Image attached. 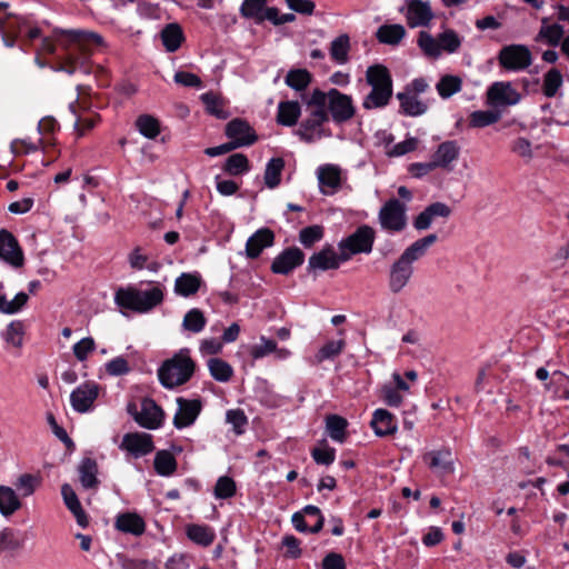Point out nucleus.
<instances>
[{
	"label": "nucleus",
	"instance_id": "de8ad7c7",
	"mask_svg": "<svg viewBox=\"0 0 569 569\" xmlns=\"http://www.w3.org/2000/svg\"><path fill=\"white\" fill-rule=\"evenodd\" d=\"M223 170L231 176H238L249 170L248 158L243 153H233L224 162Z\"/></svg>",
	"mask_w": 569,
	"mask_h": 569
},
{
	"label": "nucleus",
	"instance_id": "7ed1b4c3",
	"mask_svg": "<svg viewBox=\"0 0 569 569\" xmlns=\"http://www.w3.org/2000/svg\"><path fill=\"white\" fill-rule=\"evenodd\" d=\"M116 303L136 312H148L163 301V290L159 286L141 290L134 287L120 288L114 296Z\"/></svg>",
	"mask_w": 569,
	"mask_h": 569
},
{
	"label": "nucleus",
	"instance_id": "0eeeda50",
	"mask_svg": "<svg viewBox=\"0 0 569 569\" xmlns=\"http://www.w3.org/2000/svg\"><path fill=\"white\" fill-rule=\"evenodd\" d=\"M406 211V204L398 199L388 200L378 214L381 228L390 232L402 231L407 226Z\"/></svg>",
	"mask_w": 569,
	"mask_h": 569
},
{
	"label": "nucleus",
	"instance_id": "6ab92c4d",
	"mask_svg": "<svg viewBox=\"0 0 569 569\" xmlns=\"http://www.w3.org/2000/svg\"><path fill=\"white\" fill-rule=\"evenodd\" d=\"M341 253L338 256L335 249L330 246L325 247L319 252L313 253L308 261L309 271H326L330 269H338L341 262Z\"/></svg>",
	"mask_w": 569,
	"mask_h": 569
},
{
	"label": "nucleus",
	"instance_id": "423d86ee",
	"mask_svg": "<svg viewBox=\"0 0 569 569\" xmlns=\"http://www.w3.org/2000/svg\"><path fill=\"white\" fill-rule=\"evenodd\" d=\"M328 121L329 113L327 110L321 107H316L309 117L301 122L297 130V134L307 143H312L321 138L330 137L331 132L322 128V124Z\"/></svg>",
	"mask_w": 569,
	"mask_h": 569
},
{
	"label": "nucleus",
	"instance_id": "f03ea898",
	"mask_svg": "<svg viewBox=\"0 0 569 569\" xmlns=\"http://www.w3.org/2000/svg\"><path fill=\"white\" fill-rule=\"evenodd\" d=\"M307 104L308 107H321L322 109L327 107V112L330 113L332 120L337 123L347 122L356 114L352 98L335 88L327 92L315 89Z\"/></svg>",
	"mask_w": 569,
	"mask_h": 569
},
{
	"label": "nucleus",
	"instance_id": "4d7b16f0",
	"mask_svg": "<svg viewBox=\"0 0 569 569\" xmlns=\"http://www.w3.org/2000/svg\"><path fill=\"white\" fill-rule=\"evenodd\" d=\"M236 493V482L227 476L220 477L214 486V496L218 499H228Z\"/></svg>",
	"mask_w": 569,
	"mask_h": 569
},
{
	"label": "nucleus",
	"instance_id": "79ce46f5",
	"mask_svg": "<svg viewBox=\"0 0 569 569\" xmlns=\"http://www.w3.org/2000/svg\"><path fill=\"white\" fill-rule=\"evenodd\" d=\"M326 426L330 438L338 442H343L346 439V428L348 421L337 415H330L326 419Z\"/></svg>",
	"mask_w": 569,
	"mask_h": 569
},
{
	"label": "nucleus",
	"instance_id": "4c0bfd02",
	"mask_svg": "<svg viewBox=\"0 0 569 569\" xmlns=\"http://www.w3.org/2000/svg\"><path fill=\"white\" fill-rule=\"evenodd\" d=\"M187 536L198 545L209 546L213 542L216 533L208 526L190 525L187 527Z\"/></svg>",
	"mask_w": 569,
	"mask_h": 569
},
{
	"label": "nucleus",
	"instance_id": "2eb2a0df",
	"mask_svg": "<svg viewBox=\"0 0 569 569\" xmlns=\"http://www.w3.org/2000/svg\"><path fill=\"white\" fill-rule=\"evenodd\" d=\"M178 411L173 418V425L178 429L191 426L201 411V401L198 399L188 400L178 398Z\"/></svg>",
	"mask_w": 569,
	"mask_h": 569
},
{
	"label": "nucleus",
	"instance_id": "cd10ccee",
	"mask_svg": "<svg viewBox=\"0 0 569 569\" xmlns=\"http://www.w3.org/2000/svg\"><path fill=\"white\" fill-rule=\"evenodd\" d=\"M61 495L67 508L76 517L78 525L86 527L88 525V518L72 487L68 483L62 485Z\"/></svg>",
	"mask_w": 569,
	"mask_h": 569
},
{
	"label": "nucleus",
	"instance_id": "f257e3e1",
	"mask_svg": "<svg viewBox=\"0 0 569 569\" xmlns=\"http://www.w3.org/2000/svg\"><path fill=\"white\" fill-rule=\"evenodd\" d=\"M366 82L371 87V90L363 98V109H380L389 104L392 97V78L387 67L383 64L368 67Z\"/></svg>",
	"mask_w": 569,
	"mask_h": 569
},
{
	"label": "nucleus",
	"instance_id": "6e6552de",
	"mask_svg": "<svg viewBox=\"0 0 569 569\" xmlns=\"http://www.w3.org/2000/svg\"><path fill=\"white\" fill-rule=\"evenodd\" d=\"M499 64L509 71L525 70L532 63V56L525 44L505 46L498 56Z\"/></svg>",
	"mask_w": 569,
	"mask_h": 569
},
{
	"label": "nucleus",
	"instance_id": "8fccbe9b",
	"mask_svg": "<svg viewBox=\"0 0 569 569\" xmlns=\"http://www.w3.org/2000/svg\"><path fill=\"white\" fill-rule=\"evenodd\" d=\"M206 317L203 312L197 308L189 310L182 321V327L191 332H200L206 326Z\"/></svg>",
	"mask_w": 569,
	"mask_h": 569
},
{
	"label": "nucleus",
	"instance_id": "7c9ffc66",
	"mask_svg": "<svg viewBox=\"0 0 569 569\" xmlns=\"http://www.w3.org/2000/svg\"><path fill=\"white\" fill-rule=\"evenodd\" d=\"M160 37L168 52L177 51L184 39L181 27L176 22L167 24L162 29Z\"/></svg>",
	"mask_w": 569,
	"mask_h": 569
},
{
	"label": "nucleus",
	"instance_id": "e2e57ef3",
	"mask_svg": "<svg viewBox=\"0 0 569 569\" xmlns=\"http://www.w3.org/2000/svg\"><path fill=\"white\" fill-rule=\"evenodd\" d=\"M22 547L21 541L17 538L11 529H4L0 533V548L8 551H14Z\"/></svg>",
	"mask_w": 569,
	"mask_h": 569
},
{
	"label": "nucleus",
	"instance_id": "49530a36",
	"mask_svg": "<svg viewBox=\"0 0 569 569\" xmlns=\"http://www.w3.org/2000/svg\"><path fill=\"white\" fill-rule=\"evenodd\" d=\"M418 46L423 51V53L429 58L437 59L441 54L439 38H433L427 31L419 32Z\"/></svg>",
	"mask_w": 569,
	"mask_h": 569
},
{
	"label": "nucleus",
	"instance_id": "37998d69",
	"mask_svg": "<svg viewBox=\"0 0 569 569\" xmlns=\"http://www.w3.org/2000/svg\"><path fill=\"white\" fill-rule=\"evenodd\" d=\"M207 112L217 117L218 119H227L228 112L223 108L222 99L213 92H206L200 96Z\"/></svg>",
	"mask_w": 569,
	"mask_h": 569
},
{
	"label": "nucleus",
	"instance_id": "6e6d98bb",
	"mask_svg": "<svg viewBox=\"0 0 569 569\" xmlns=\"http://www.w3.org/2000/svg\"><path fill=\"white\" fill-rule=\"evenodd\" d=\"M323 237V228L318 224L309 226L300 230L299 240L306 247L310 248Z\"/></svg>",
	"mask_w": 569,
	"mask_h": 569
},
{
	"label": "nucleus",
	"instance_id": "c85d7f7f",
	"mask_svg": "<svg viewBox=\"0 0 569 569\" xmlns=\"http://www.w3.org/2000/svg\"><path fill=\"white\" fill-rule=\"evenodd\" d=\"M397 99L400 101L401 112L410 117L421 116L428 109V104L418 99V96L411 94V92H399Z\"/></svg>",
	"mask_w": 569,
	"mask_h": 569
},
{
	"label": "nucleus",
	"instance_id": "f704fd0d",
	"mask_svg": "<svg viewBox=\"0 0 569 569\" xmlns=\"http://www.w3.org/2000/svg\"><path fill=\"white\" fill-rule=\"evenodd\" d=\"M406 30L401 24H383L381 26L376 36L381 43L396 46L405 37Z\"/></svg>",
	"mask_w": 569,
	"mask_h": 569
},
{
	"label": "nucleus",
	"instance_id": "f3484780",
	"mask_svg": "<svg viewBox=\"0 0 569 569\" xmlns=\"http://www.w3.org/2000/svg\"><path fill=\"white\" fill-rule=\"evenodd\" d=\"M162 409L150 398L141 401V410L139 417L136 416V422L147 429H157L163 420Z\"/></svg>",
	"mask_w": 569,
	"mask_h": 569
},
{
	"label": "nucleus",
	"instance_id": "69168bd1",
	"mask_svg": "<svg viewBox=\"0 0 569 569\" xmlns=\"http://www.w3.org/2000/svg\"><path fill=\"white\" fill-rule=\"evenodd\" d=\"M227 422L231 423L236 433L240 435L243 432V427L247 425L248 420L242 410L234 409L227 412Z\"/></svg>",
	"mask_w": 569,
	"mask_h": 569
},
{
	"label": "nucleus",
	"instance_id": "20e7f679",
	"mask_svg": "<svg viewBox=\"0 0 569 569\" xmlns=\"http://www.w3.org/2000/svg\"><path fill=\"white\" fill-rule=\"evenodd\" d=\"M196 365L187 352H179L168 359L158 370L161 385L172 389L186 383L193 375Z\"/></svg>",
	"mask_w": 569,
	"mask_h": 569
},
{
	"label": "nucleus",
	"instance_id": "412c9836",
	"mask_svg": "<svg viewBox=\"0 0 569 569\" xmlns=\"http://www.w3.org/2000/svg\"><path fill=\"white\" fill-rule=\"evenodd\" d=\"M460 154V147L457 141L448 140L440 143L432 154V160L438 168L451 171L453 162L457 161Z\"/></svg>",
	"mask_w": 569,
	"mask_h": 569
},
{
	"label": "nucleus",
	"instance_id": "1a4fd4ad",
	"mask_svg": "<svg viewBox=\"0 0 569 569\" xmlns=\"http://www.w3.org/2000/svg\"><path fill=\"white\" fill-rule=\"evenodd\" d=\"M413 272L415 267L398 257L391 263L388 273V288L390 292L393 295L400 293L411 281Z\"/></svg>",
	"mask_w": 569,
	"mask_h": 569
},
{
	"label": "nucleus",
	"instance_id": "338daca9",
	"mask_svg": "<svg viewBox=\"0 0 569 569\" xmlns=\"http://www.w3.org/2000/svg\"><path fill=\"white\" fill-rule=\"evenodd\" d=\"M311 455L317 463L329 466L335 461L336 450L329 447L315 448Z\"/></svg>",
	"mask_w": 569,
	"mask_h": 569
},
{
	"label": "nucleus",
	"instance_id": "c9c22d12",
	"mask_svg": "<svg viewBox=\"0 0 569 569\" xmlns=\"http://www.w3.org/2000/svg\"><path fill=\"white\" fill-rule=\"evenodd\" d=\"M284 168L282 158H272L266 166L263 179L268 188L273 189L280 184L281 172Z\"/></svg>",
	"mask_w": 569,
	"mask_h": 569
},
{
	"label": "nucleus",
	"instance_id": "13d9d810",
	"mask_svg": "<svg viewBox=\"0 0 569 569\" xmlns=\"http://www.w3.org/2000/svg\"><path fill=\"white\" fill-rule=\"evenodd\" d=\"M24 333L23 323L21 321H12L4 333V340L16 348L22 346V337Z\"/></svg>",
	"mask_w": 569,
	"mask_h": 569
},
{
	"label": "nucleus",
	"instance_id": "a19ab883",
	"mask_svg": "<svg viewBox=\"0 0 569 569\" xmlns=\"http://www.w3.org/2000/svg\"><path fill=\"white\" fill-rule=\"evenodd\" d=\"M153 465L160 476H170L177 469V461L173 455L167 450L157 452Z\"/></svg>",
	"mask_w": 569,
	"mask_h": 569
},
{
	"label": "nucleus",
	"instance_id": "09e8293b",
	"mask_svg": "<svg viewBox=\"0 0 569 569\" xmlns=\"http://www.w3.org/2000/svg\"><path fill=\"white\" fill-rule=\"evenodd\" d=\"M136 126L139 132L148 139H154L160 132L159 121L149 114L140 116Z\"/></svg>",
	"mask_w": 569,
	"mask_h": 569
},
{
	"label": "nucleus",
	"instance_id": "0e129e2a",
	"mask_svg": "<svg viewBox=\"0 0 569 569\" xmlns=\"http://www.w3.org/2000/svg\"><path fill=\"white\" fill-rule=\"evenodd\" d=\"M267 0H244L241 6V13L247 18H257L260 17V12L264 6Z\"/></svg>",
	"mask_w": 569,
	"mask_h": 569
},
{
	"label": "nucleus",
	"instance_id": "2f4dec72",
	"mask_svg": "<svg viewBox=\"0 0 569 569\" xmlns=\"http://www.w3.org/2000/svg\"><path fill=\"white\" fill-rule=\"evenodd\" d=\"M350 38L347 33H342L335 38L329 48L331 59L338 64H345L349 61Z\"/></svg>",
	"mask_w": 569,
	"mask_h": 569
},
{
	"label": "nucleus",
	"instance_id": "ddd939ff",
	"mask_svg": "<svg viewBox=\"0 0 569 569\" xmlns=\"http://www.w3.org/2000/svg\"><path fill=\"white\" fill-rule=\"evenodd\" d=\"M99 387L94 382H84L74 389L70 395L72 408L77 412L89 411L98 398Z\"/></svg>",
	"mask_w": 569,
	"mask_h": 569
},
{
	"label": "nucleus",
	"instance_id": "39448f33",
	"mask_svg": "<svg viewBox=\"0 0 569 569\" xmlns=\"http://www.w3.org/2000/svg\"><path fill=\"white\" fill-rule=\"evenodd\" d=\"M375 238L376 231L373 228L367 224L360 226L353 233L339 242L341 260L347 261L357 253H370Z\"/></svg>",
	"mask_w": 569,
	"mask_h": 569
},
{
	"label": "nucleus",
	"instance_id": "774afa93",
	"mask_svg": "<svg viewBox=\"0 0 569 569\" xmlns=\"http://www.w3.org/2000/svg\"><path fill=\"white\" fill-rule=\"evenodd\" d=\"M323 569H346L343 557L337 552L328 553L322 560Z\"/></svg>",
	"mask_w": 569,
	"mask_h": 569
},
{
	"label": "nucleus",
	"instance_id": "72a5a7b5",
	"mask_svg": "<svg viewBox=\"0 0 569 569\" xmlns=\"http://www.w3.org/2000/svg\"><path fill=\"white\" fill-rule=\"evenodd\" d=\"M201 286V278L196 273H182L176 279L174 292L182 297L194 295Z\"/></svg>",
	"mask_w": 569,
	"mask_h": 569
},
{
	"label": "nucleus",
	"instance_id": "ea45409f",
	"mask_svg": "<svg viewBox=\"0 0 569 569\" xmlns=\"http://www.w3.org/2000/svg\"><path fill=\"white\" fill-rule=\"evenodd\" d=\"M208 368L213 379L220 382L229 381L233 375L232 367L220 358H210L208 360Z\"/></svg>",
	"mask_w": 569,
	"mask_h": 569
},
{
	"label": "nucleus",
	"instance_id": "4be33fe9",
	"mask_svg": "<svg viewBox=\"0 0 569 569\" xmlns=\"http://www.w3.org/2000/svg\"><path fill=\"white\" fill-rule=\"evenodd\" d=\"M320 190L325 194L335 193L341 184V170L335 164H325L317 171Z\"/></svg>",
	"mask_w": 569,
	"mask_h": 569
},
{
	"label": "nucleus",
	"instance_id": "473e14b6",
	"mask_svg": "<svg viewBox=\"0 0 569 569\" xmlns=\"http://www.w3.org/2000/svg\"><path fill=\"white\" fill-rule=\"evenodd\" d=\"M300 114L301 108L298 101H282L278 106L277 120L282 126L292 127Z\"/></svg>",
	"mask_w": 569,
	"mask_h": 569
},
{
	"label": "nucleus",
	"instance_id": "bb28decb",
	"mask_svg": "<svg viewBox=\"0 0 569 569\" xmlns=\"http://www.w3.org/2000/svg\"><path fill=\"white\" fill-rule=\"evenodd\" d=\"M119 531L131 533L133 536H140L144 532L146 525L143 519L132 512L120 513L114 523Z\"/></svg>",
	"mask_w": 569,
	"mask_h": 569
},
{
	"label": "nucleus",
	"instance_id": "680f3d73",
	"mask_svg": "<svg viewBox=\"0 0 569 569\" xmlns=\"http://www.w3.org/2000/svg\"><path fill=\"white\" fill-rule=\"evenodd\" d=\"M96 348L94 340L90 337L81 339L73 346V355L79 361H84L88 355Z\"/></svg>",
	"mask_w": 569,
	"mask_h": 569
},
{
	"label": "nucleus",
	"instance_id": "c03bdc74",
	"mask_svg": "<svg viewBox=\"0 0 569 569\" xmlns=\"http://www.w3.org/2000/svg\"><path fill=\"white\" fill-rule=\"evenodd\" d=\"M542 23L543 26L541 27L536 40H546L550 46H557L565 34L563 27L558 23L546 24L547 19H543Z\"/></svg>",
	"mask_w": 569,
	"mask_h": 569
},
{
	"label": "nucleus",
	"instance_id": "4468645a",
	"mask_svg": "<svg viewBox=\"0 0 569 569\" xmlns=\"http://www.w3.org/2000/svg\"><path fill=\"white\" fill-rule=\"evenodd\" d=\"M120 448L134 457H142L153 451L152 436L144 432L126 433Z\"/></svg>",
	"mask_w": 569,
	"mask_h": 569
},
{
	"label": "nucleus",
	"instance_id": "f8f14e48",
	"mask_svg": "<svg viewBox=\"0 0 569 569\" xmlns=\"http://www.w3.org/2000/svg\"><path fill=\"white\" fill-rule=\"evenodd\" d=\"M0 259L13 268H20L24 262L17 239L7 230H0Z\"/></svg>",
	"mask_w": 569,
	"mask_h": 569
},
{
	"label": "nucleus",
	"instance_id": "c756f323",
	"mask_svg": "<svg viewBox=\"0 0 569 569\" xmlns=\"http://www.w3.org/2000/svg\"><path fill=\"white\" fill-rule=\"evenodd\" d=\"M80 482L86 489H94L99 485L98 465L92 458H83L78 467Z\"/></svg>",
	"mask_w": 569,
	"mask_h": 569
},
{
	"label": "nucleus",
	"instance_id": "603ef678",
	"mask_svg": "<svg viewBox=\"0 0 569 569\" xmlns=\"http://www.w3.org/2000/svg\"><path fill=\"white\" fill-rule=\"evenodd\" d=\"M311 74L306 69L290 70L286 77V83L290 88L300 91L308 87Z\"/></svg>",
	"mask_w": 569,
	"mask_h": 569
},
{
	"label": "nucleus",
	"instance_id": "bf43d9fd",
	"mask_svg": "<svg viewBox=\"0 0 569 569\" xmlns=\"http://www.w3.org/2000/svg\"><path fill=\"white\" fill-rule=\"evenodd\" d=\"M39 479L30 473L21 475L16 483L18 490L21 491L23 497H28L36 491L39 485Z\"/></svg>",
	"mask_w": 569,
	"mask_h": 569
},
{
	"label": "nucleus",
	"instance_id": "a18cd8bd",
	"mask_svg": "<svg viewBox=\"0 0 569 569\" xmlns=\"http://www.w3.org/2000/svg\"><path fill=\"white\" fill-rule=\"evenodd\" d=\"M345 347L346 341L343 339L330 340L318 350L315 360L317 363H321L325 360L335 359L343 351Z\"/></svg>",
	"mask_w": 569,
	"mask_h": 569
},
{
	"label": "nucleus",
	"instance_id": "864d4df0",
	"mask_svg": "<svg viewBox=\"0 0 569 569\" xmlns=\"http://www.w3.org/2000/svg\"><path fill=\"white\" fill-rule=\"evenodd\" d=\"M562 86V76L559 70L550 69L543 78L542 91L548 98L556 96L558 89Z\"/></svg>",
	"mask_w": 569,
	"mask_h": 569
},
{
	"label": "nucleus",
	"instance_id": "9b49d317",
	"mask_svg": "<svg viewBox=\"0 0 569 569\" xmlns=\"http://www.w3.org/2000/svg\"><path fill=\"white\" fill-rule=\"evenodd\" d=\"M422 459L436 475L447 476L455 471V457L449 448L429 451Z\"/></svg>",
	"mask_w": 569,
	"mask_h": 569
},
{
	"label": "nucleus",
	"instance_id": "5701e85b",
	"mask_svg": "<svg viewBox=\"0 0 569 569\" xmlns=\"http://www.w3.org/2000/svg\"><path fill=\"white\" fill-rule=\"evenodd\" d=\"M274 234L268 228L256 231L246 243V254L248 258L256 259L264 248L273 244Z\"/></svg>",
	"mask_w": 569,
	"mask_h": 569
},
{
	"label": "nucleus",
	"instance_id": "b1692460",
	"mask_svg": "<svg viewBox=\"0 0 569 569\" xmlns=\"http://www.w3.org/2000/svg\"><path fill=\"white\" fill-rule=\"evenodd\" d=\"M61 33L67 34L71 43L84 53L89 52L93 47L103 44L102 37L94 32L84 30H62Z\"/></svg>",
	"mask_w": 569,
	"mask_h": 569
},
{
	"label": "nucleus",
	"instance_id": "aec40b11",
	"mask_svg": "<svg viewBox=\"0 0 569 569\" xmlns=\"http://www.w3.org/2000/svg\"><path fill=\"white\" fill-rule=\"evenodd\" d=\"M432 18L433 13L429 2L421 0H410L408 2L407 21L409 27L428 26Z\"/></svg>",
	"mask_w": 569,
	"mask_h": 569
},
{
	"label": "nucleus",
	"instance_id": "58836bf2",
	"mask_svg": "<svg viewBox=\"0 0 569 569\" xmlns=\"http://www.w3.org/2000/svg\"><path fill=\"white\" fill-rule=\"evenodd\" d=\"M462 87V80L458 76L446 74L441 77L436 86L439 96L442 99H448L455 93L459 92Z\"/></svg>",
	"mask_w": 569,
	"mask_h": 569
},
{
	"label": "nucleus",
	"instance_id": "052dcab7",
	"mask_svg": "<svg viewBox=\"0 0 569 569\" xmlns=\"http://www.w3.org/2000/svg\"><path fill=\"white\" fill-rule=\"evenodd\" d=\"M277 350V343L273 340L261 337L260 343L251 347L250 355L253 359H260Z\"/></svg>",
	"mask_w": 569,
	"mask_h": 569
},
{
	"label": "nucleus",
	"instance_id": "e433bc0d",
	"mask_svg": "<svg viewBox=\"0 0 569 569\" xmlns=\"http://www.w3.org/2000/svg\"><path fill=\"white\" fill-rule=\"evenodd\" d=\"M21 507L16 492L10 487L0 486V512L10 516Z\"/></svg>",
	"mask_w": 569,
	"mask_h": 569
},
{
	"label": "nucleus",
	"instance_id": "a211bd4d",
	"mask_svg": "<svg viewBox=\"0 0 569 569\" xmlns=\"http://www.w3.org/2000/svg\"><path fill=\"white\" fill-rule=\"evenodd\" d=\"M226 134L240 147L251 146L257 141V136L249 123L241 119L231 120L226 127Z\"/></svg>",
	"mask_w": 569,
	"mask_h": 569
},
{
	"label": "nucleus",
	"instance_id": "3c124183",
	"mask_svg": "<svg viewBox=\"0 0 569 569\" xmlns=\"http://www.w3.org/2000/svg\"><path fill=\"white\" fill-rule=\"evenodd\" d=\"M501 114L495 110H479L470 114V126L475 128H482L496 123Z\"/></svg>",
	"mask_w": 569,
	"mask_h": 569
},
{
	"label": "nucleus",
	"instance_id": "dca6fc26",
	"mask_svg": "<svg viewBox=\"0 0 569 569\" xmlns=\"http://www.w3.org/2000/svg\"><path fill=\"white\" fill-rule=\"evenodd\" d=\"M303 259L305 254L299 248H288L273 259L271 270L274 273L288 274L302 264Z\"/></svg>",
	"mask_w": 569,
	"mask_h": 569
},
{
	"label": "nucleus",
	"instance_id": "9d476101",
	"mask_svg": "<svg viewBox=\"0 0 569 569\" xmlns=\"http://www.w3.org/2000/svg\"><path fill=\"white\" fill-rule=\"evenodd\" d=\"M520 93L510 82H495L487 91L488 103L492 107L515 106L520 101Z\"/></svg>",
	"mask_w": 569,
	"mask_h": 569
},
{
	"label": "nucleus",
	"instance_id": "5fc2aeb1",
	"mask_svg": "<svg viewBox=\"0 0 569 569\" xmlns=\"http://www.w3.org/2000/svg\"><path fill=\"white\" fill-rule=\"evenodd\" d=\"M438 38L441 52L446 51L448 53H453L458 51L461 46V38L452 29L445 30L438 36Z\"/></svg>",
	"mask_w": 569,
	"mask_h": 569
},
{
	"label": "nucleus",
	"instance_id": "a878e982",
	"mask_svg": "<svg viewBox=\"0 0 569 569\" xmlns=\"http://www.w3.org/2000/svg\"><path fill=\"white\" fill-rule=\"evenodd\" d=\"M371 427L379 437L393 435L397 431L395 417L385 409H377L373 412Z\"/></svg>",
	"mask_w": 569,
	"mask_h": 569
},
{
	"label": "nucleus",
	"instance_id": "393cba45",
	"mask_svg": "<svg viewBox=\"0 0 569 569\" xmlns=\"http://www.w3.org/2000/svg\"><path fill=\"white\" fill-rule=\"evenodd\" d=\"M437 240L438 236L436 233L420 238L406 248L399 258L413 266L416 261L426 256L428 249L437 242Z\"/></svg>",
	"mask_w": 569,
	"mask_h": 569
}]
</instances>
